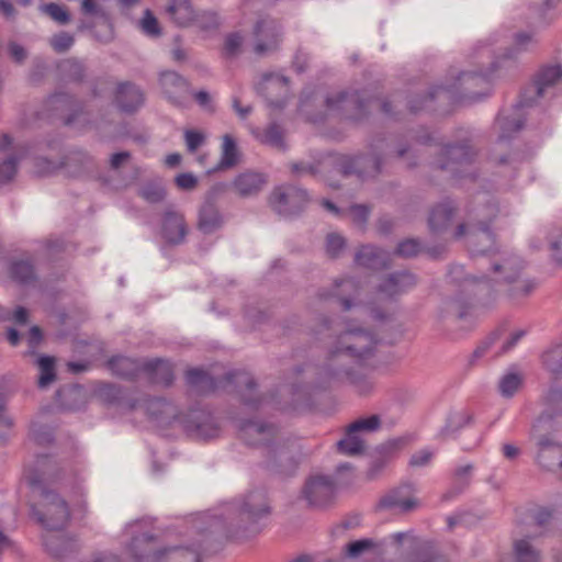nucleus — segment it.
Returning a JSON list of instances; mask_svg holds the SVG:
<instances>
[{
	"label": "nucleus",
	"mask_w": 562,
	"mask_h": 562,
	"mask_svg": "<svg viewBox=\"0 0 562 562\" xmlns=\"http://www.w3.org/2000/svg\"><path fill=\"white\" fill-rule=\"evenodd\" d=\"M542 363L553 375V382L542 396V411L532 425L530 438L537 447L539 467L562 475V442L553 436L562 429V344L548 349Z\"/></svg>",
	"instance_id": "obj_1"
},
{
	"label": "nucleus",
	"mask_w": 562,
	"mask_h": 562,
	"mask_svg": "<svg viewBox=\"0 0 562 562\" xmlns=\"http://www.w3.org/2000/svg\"><path fill=\"white\" fill-rule=\"evenodd\" d=\"M24 477L32 488L35 502L32 505L33 515L47 530L64 529L69 519L70 510L67 502L49 485H66L69 475L53 458L37 457Z\"/></svg>",
	"instance_id": "obj_2"
},
{
	"label": "nucleus",
	"mask_w": 562,
	"mask_h": 562,
	"mask_svg": "<svg viewBox=\"0 0 562 562\" xmlns=\"http://www.w3.org/2000/svg\"><path fill=\"white\" fill-rule=\"evenodd\" d=\"M270 514L266 493L256 491L243 499L227 503L220 515L203 514L194 522L199 533L211 529L212 533H224L238 538L258 531V522Z\"/></svg>",
	"instance_id": "obj_3"
},
{
	"label": "nucleus",
	"mask_w": 562,
	"mask_h": 562,
	"mask_svg": "<svg viewBox=\"0 0 562 562\" xmlns=\"http://www.w3.org/2000/svg\"><path fill=\"white\" fill-rule=\"evenodd\" d=\"M480 256V266L488 265L490 273L482 277H471L473 283H485L488 281L497 286L504 288L510 299L520 300L533 292L537 284L531 279L521 278L524 269L522 260L513 252L498 250L493 246L485 252H472Z\"/></svg>",
	"instance_id": "obj_4"
},
{
	"label": "nucleus",
	"mask_w": 562,
	"mask_h": 562,
	"mask_svg": "<svg viewBox=\"0 0 562 562\" xmlns=\"http://www.w3.org/2000/svg\"><path fill=\"white\" fill-rule=\"evenodd\" d=\"M125 532L132 538L127 550L135 560L151 555L155 562H202L207 552V537L192 543L167 547L155 551V538L146 529L143 521L128 524Z\"/></svg>",
	"instance_id": "obj_5"
},
{
	"label": "nucleus",
	"mask_w": 562,
	"mask_h": 562,
	"mask_svg": "<svg viewBox=\"0 0 562 562\" xmlns=\"http://www.w3.org/2000/svg\"><path fill=\"white\" fill-rule=\"evenodd\" d=\"M499 213L498 204L494 199H482L474 210L472 222L459 224L453 232V238H465L471 252H485L490 246L495 245L490 223Z\"/></svg>",
	"instance_id": "obj_6"
},
{
	"label": "nucleus",
	"mask_w": 562,
	"mask_h": 562,
	"mask_svg": "<svg viewBox=\"0 0 562 562\" xmlns=\"http://www.w3.org/2000/svg\"><path fill=\"white\" fill-rule=\"evenodd\" d=\"M239 437L246 445L259 448L267 465L279 463L289 454L286 441L272 424L247 420L239 427Z\"/></svg>",
	"instance_id": "obj_7"
},
{
	"label": "nucleus",
	"mask_w": 562,
	"mask_h": 562,
	"mask_svg": "<svg viewBox=\"0 0 562 562\" xmlns=\"http://www.w3.org/2000/svg\"><path fill=\"white\" fill-rule=\"evenodd\" d=\"M378 339L375 334L360 327L348 324L339 333L334 345L329 348L328 357L325 362H329L333 357L336 358L335 366H344L345 358H366L372 355Z\"/></svg>",
	"instance_id": "obj_8"
},
{
	"label": "nucleus",
	"mask_w": 562,
	"mask_h": 562,
	"mask_svg": "<svg viewBox=\"0 0 562 562\" xmlns=\"http://www.w3.org/2000/svg\"><path fill=\"white\" fill-rule=\"evenodd\" d=\"M415 546V538L411 532H395L382 541L364 538L351 541L345 547V555L350 559L382 560L390 552L402 555L403 546Z\"/></svg>",
	"instance_id": "obj_9"
},
{
	"label": "nucleus",
	"mask_w": 562,
	"mask_h": 562,
	"mask_svg": "<svg viewBox=\"0 0 562 562\" xmlns=\"http://www.w3.org/2000/svg\"><path fill=\"white\" fill-rule=\"evenodd\" d=\"M335 363L336 358L333 357L329 362H324L318 369L317 375L321 385L347 380L355 392L361 396L369 395L373 392L375 383L371 376L362 372L347 370L346 364L334 367Z\"/></svg>",
	"instance_id": "obj_10"
},
{
	"label": "nucleus",
	"mask_w": 562,
	"mask_h": 562,
	"mask_svg": "<svg viewBox=\"0 0 562 562\" xmlns=\"http://www.w3.org/2000/svg\"><path fill=\"white\" fill-rule=\"evenodd\" d=\"M476 153L468 142L447 145L442 148L436 165L441 170H448L452 176H470Z\"/></svg>",
	"instance_id": "obj_11"
},
{
	"label": "nucleus",
	"mask_w": 562,
	"mask_h": 562,
	"mask_svg": "<svg viewBox=\"0 0 562 562\" xmlns=\"http://www.w3.org/2000/svg\"><path fill=\"white\" fill-rule=\"evenodd\" d=\"M307 202L308 195L306 191L293 186L278 187L271 192L269 198L271 207L284 216L300 213Z\"/></svg>",
	"instance_id": "obj_12"
},
{
	"label": "nucleus",
	"mask_w": 562,
	"mask_h": 562,
	"mask_svg": "<svg viewBox=\"0 0 562 562\" xmlns=\"http://www.w3.org/2000/svg\"><path fill=\"white\" fill-rule=\"evenodd\" d=\"M334 496L335 483L327 475H311L302 488V497L308 506L315 508H323L329 505Z\"/></svg>",
	"instance_id": "obj_13"
},
{
	"label": "nucleus",
	"mask_w": 562,
	"mask_h": 562,
	"mask_svg": "<svg viewBox=\"0 0 562 562\" xmlns=\"http://www.w3.org/2000/svg\"><path fill=\"white\" fill-rule=\"evenodd\" d=\"M254 52L263 56L278 49L282 32L280 24L272 19L260 20L255 27Z\"/></svg>",
	"instance_id": "obj_14"
},
{
	"label": "nucleus",
	"mask_w": 562,
	"mask_h": 562,
	"mask_svg": "<svg viewBox=\"0 0 562 562\" xmlns=\"http://www.w3.org/2000/svg\"><path fill=\"white\" fill-rule=\"evenodd\" d=\"M326 106L346 119L360 120L366 114L367 103L357 92L337 91L327 97Z\"/></svg>",
	"instance_id": "obj_15"
},
{
	"label": "nucleus",
	"mask_w": 562,
	"mask_h": 562,
	"mask_svg": "<svg viewBox=\"0 0 562 562\" xmlns=\"http://www.w3.org/2000/svg\"><path fill=\"white\" fill-rule=\"evenodd\" d=\"M335 168L344 176L373 177L380 172V159L362 155H340L335 160Z\"/></svg>",
	"instance_id": "obj_16"
},
{
	"label": "nucleus",
	"mask_w": 562,
	"mask_h": 562,
	"mask_svg": "<svg viewBox=\"0 0 562 562\" xmlns=\"http://www.w3.org/2000/svg\"><path fill=\"white\" fill-rule=\"evenodd\" d=\"M159 81L164 94L171 104L178 108L188 105L190 89L186 79L175 71H162Z\"/></svg>",
	"instance_id": "obj_17"
},
{
	"label": "nucleus",
	"mask_w": 562,
	"mask_h": 562,
	"mask_svg": "<svg viewBox=\"0 0 562 562\" xmlns=\"http://www.w3.org/2000/svg\"><path fill=\"white\" fill-rule=\"evenodd\" d=\"M189 233L184 215L173 209H167L161 217L160 235L169 245H180Z\"/></svg>",
	"instance_id": "obj_18"
},
{
	"label": "nucleus",
	"mask_w": 562,
	"mask_h": 562,
	"mask_svg": "<svg viewBox=\"0 0 562 562\" xmlns=\"http://www.w3.org/2000/svg\"><path fill=\"white\" fill-rule=\"evenodd\" d=\"M417 284L416 277L408 271H398L385 277L378 286L380 297L393 299L406 293Z\"/></svg>",
	"instance_id": "obj_19"
},
{
	"label": "nucleus",
	"mask_w": 562,
	"mask_h": 562,
	"mask_svg": "<svg viewBox=\"0 0 562 562\" xmlns=\"http://www.w3.org/2000/svg\"><path fill=\"white\" fill-rule=\"evenodd\" d=\"M268 183L265 173L247 170L235 177L231 187L235 194L240 198H252L259 194Z\"/></svg>",
	"instance_id": "obj_20"
},
{
	"label": "nucleus",
	"mask_w": 562,
	"mask_h": 562,
	"mask_svg": "<svg viewBox=\"0 0 562 562\" xmlns=\"http://www.w3.org/2000/svg\"><path fill=\"white\" fill-rule=\"evenodd\" d=\"M359 295V285L351 278L339 279L334 282L330 293L322 290L318 293L319 301H326L329 297H336L342 306L344 311H349L355 306L353 301Z\"/></svg>",
	"instance_id": "obj_21"
},
{
	"label": "nucleus",
	"mask_w": 562,
	"mask_h": 562,
	"mask_svg": "<svg viewBox=\"0 0 562 562\" xmlns=\"http://www.w3.org/2000/svg\"><path fill=\"white\" fill-rule=\"evenodd\" d=\"M114 100L121 111L133 113L144 104V93L134 83L123 82L117 86Z\"/></svg>",
	"instance_id": "obj_22"
},
{
	"label": "nucleus",
	"mask_w": 562,
	"mask_h": 562,
	"mask_svg": "<svg viewBox=\"0 0 562 562\" xmlns=\"http://www.w3.org/2000/svg\"><path fill=\"white\" fill-rule=\"evenodd\" d=\"M533 101L532 97H528L525 94L524 101L517 104L515 112L513 114L506 113L505 111L501 112L496 123L501 130L498 139L505 140L512 137L514 133H517L521 130L524 125V117L519 113L520 109L525 105H528Z\"/></svg>",
	"instance_id": "obj_23"
},
{
	"label": "nucleus",
	"mask_w": 562,
	"mask_h": 562,
	"mask_svg": "<svg viewBox=\"0 0 562 562\" xmlns=\"http://www.w3.org/2000/svg\"><path fill=\"white\" fill-rule=\"evenodd\" d=\"M391 256L387 251L371 245L361 246L355 255V262L363 268L380 270L390 265Z\"/></svg>",
	"instance_id": "obj_24"
},
{
	"label": "nucleus",
	"mask_w": 562,
	"mask_h": 562,
	"mask_svg": "<svg viewBox=\"0 0 562 562\" xmlns=\"http://www.w3.org/2000/svg\"><path fill=\"white\" fill-rule=\"evenodd\" d=\"M227 384H235L241 393L243 402L250 408H257L261 405L262 397L250 396L254 392L255 382L251 376L246 372H231L225 375Z\"/></svg>",
	"instance_id": "obj_25"
},
{
	"label": "nucleus",
	"mask_w": 562,
	"mask_h": 562,
	"mask_svg": "<svg viewBox=\"0 0 562 562\" xmlns=\"http://www.w3.org/2000/svg\"><path fill=\"white\" fill-rule=\"evenodd\" d=\"M525 380V372L517 366H512L498 379V393L504 398H512L524 387Z\"/></svg>",
	"instance_id": "obj_26"
},
{
	"label": "nucleus",
	"mask_w": 562,
	"mask_h": 562,
	"mask_svg": "<svg viewBox=\"0 0 562 562\" xmlns=\"http://www.w3.org/2000/svg\"><path fill=\"white\" fill-rule=\"evenodd\" d=\"M457 207L452 201L447 200L436 205L430 212L428 224L434 233L445 232L451 224Z\"/></svg>",
	"instance_id": "obj_27"
},
{
	"label": "nucleus",
	"mask_w": 562,
	"mask_h": 562,
	"mask_svg": "<svg viewBox=\"0 0 562 562\" xmlns=\"http://www.w3.org/2000/svg\"><path fill=\"white\" fill-rule=\"evenodd\" d=\"M562 79V67L550 65L542 67L536 75L532 89L537 98H541L546 92L555 86Z\"/></svg>",
	"instance_id": "obj_28"
},
{
	"label": "nucleus",
	"mask_w": 562,
	"mask_h": 562,
	"mask_svg": "<svg viewBox=\"0 0 562 562\" xmlns=\"http://www.w3.org/2000/svg\"><path fill=\"white\" fill-rule=\"evenodd\" d=\"M222 224L223 220L217 207L209 201L205 202L199 212L198 228L203 234H212L217 231Z\"/></svg>",
	"instance_id": "obj_29"
},
{
	"label": "nucleus",
	"mask_w": 562,
	"mask_h": 562,
	"mask_svg": "<svg viewBox=\"0 0 562 562\" xmlns=\"http://www.w3.org/2000/svg\"><path fill=\"white\" fill-rule=\"evenodd\" d=\"M144 371L150 375L156 383L169 385L173 381V370L171 363L162 359H153L143 361Z\"/></svg>",
	"instance_id": "obj_30"
},
{
	"label": "nucleus",
	"mask_w": 562,
	"mask_h": 562,
	"mask_svg": "<svg viewBox=\"0 0 562 562\" xmlns=\"http://www.w3.org/2000/svg\"><path fill=\"white\" fill-rule=\"evenodd\" d=\"M416 505V501L411 497L403 496L401 490L391 491L379 502L380 508L398 513L409 512L415 508Z\"/></svg>",
	"instance_id": "obj_31"
},
{
	"label": "nucleus",
	"mask_w": 562,
	"mask_h": 562,
	"mask_svg": "<svg viewBox=\"0 0 562 562\" xmlns=\"http://www.w3.org/2000/svg\"><path fill=\"white\" fill-rule=\"evenodd\" d=\"M166 12L180 26L189 25L195 18L194 9L189 0H171Z\"/></svg>",
	"instance_id": "obj_32"
},
{
	"label": "nucleus",
	"mask_w": 562,
	"mask_h": 562,
	"mask_svg": "<svg viewBox=\"0 0 562 562\" xmlns=\"http://www.w3.org/2000/svg\"><path fill=\"white\" fill-rule=\"evenodd\" d=\"M110 370L122 378H133L144 371L143 362L124 356H116L108 362Z\"/></svg>",
	"instance_id": "obj_33"
},
{
	"label": "nucleus",
	"mask_w": 562,
	"mask_h": 562,
	"mask_svg": "<svg viewBox=\"0 0 562 562\" xmlns=\"http://www.w3.org/2000/svg\"><path fill=\"white\" fill-rule=\"evenodd\" d=\"M261 89L263 91H266L267 94H270L271 92L278 90L279 98H277V99L268 98L269 104L271 106H276V108H282L284 105V97L288 92L286 78H284L282 76H277V75L265 76Z\"/></svg>",
	"instance_id": "obj_34"
},
{
	"label": "nucleus",
	"mask_w": 562,
	"mask_h": 562,
	"mask_svg": "<svg viewBox=\"0 0 562 562\" xmlns=\"http://www.w3.org/2000/svg\"><path fill=\"white\" fill-rule=\"evenodd\" d=\"M187 382L195 391L207 393L220 387L222 381H217L200 369H192L187 372Z\"/></svg>",
	"instance_id": "obj_35"
},
{
	"label": "nucleus",
	"mask_w": 562,
	"mask_h": 562,
	"mask_svg": "<svg viewBox=\"0 0 562 562\" xmlns=\"http://www.w3.org/2000/svg\"><path fill=\"white\" fill-rule=\"evenodd\" d=\"M146 412L157 420L169 422L177 417L176 407L164 398H151L146 403Z\"/></svg>",
	"instance_id": "obj_36"
},
{
	"label": "nucleus",
	"mask_w": 562,
	"mask_h": 562,
	"mask_svg": "<svg viewBox=\"0 0 562 562\" xmlns=\"http://www.w3.org/2000/svg\"><path fill=\"white\" fill-rule=\"evenodd\" d=\"M238 149L235 139L226 134L223 136L221 159L212 171L228 169L238 164Z\"/></svg>",
	"instance_id": "obj_37"
},
{
	"label": "nucleus",
	"mask_w": 562,
	"mask_h": 562,
	"mask_svg": "<svg viewBox=\"0 0 562 562\" xmlns=\"http://www.w3.org/2000/svg\"><path fill=\"white\" fill-rule=\"evenodd\" d=\"M339 452L347 456L360 454L364 450V441L357 431H351L348 426L345 437L337 442Z\"/></svg>",
	"instance_id": "obj_38"
},
{
	"label": "nucleus",
	"mask_w": 562,
	"mask_h": 562,
	"mask_svg": "<svg viewBox=\"0 0 562 562\" xmlns=\"http://www.w3.org/2000/svg\"><path fill=\"white\" fill-rule=\"evenodd\" d=\"M138 194L148 203H159L166 196V189L160 179H154L144 183Z\"/></svg>",
	"instance_id": "obj_39"
},
{
	"label": "nucleus",
	"mask_w": 562,
	"mask_h": 562,
	"mask_svg": "<svg viewBox=\"0 0 562 562\" xmlns=\"http://www.w3.org/2000/svg\"><path fill=\"white\" fill-rule=\"evenodd\" d=\"M46 550L54 557H64L72 547L69 539L61 535H47L44 537Z\"/></svg>",
	"instance_id": "obj_40"
},
{
	"label": "nucleus",
	"mask_w": 562,
	"mask_h": 562,
	"mask_svg": "<svg viewBox=\"0 0 562 562\" xmlns=\"http://www.w3.org/2000/svg\"><path fill=\"white\" fill-rule=\"evenodd\" d=\"M471 420V416L467 411L452 412L448 416L446 426L441 430L445 437H452L458 430L467 426Z\"/></svg>",
	"instance_id": "obj_41"
},
{
	"label": "nucleus",
	"mask_w": 562,
	"mask_h": 562,
	"mask_svg": "<svg viewBox=\"0 0 562 562\" xmlns=\"http://www.w3.org/2000/svg\"><path fill=\"white\" fill-rule=\"evenodd\" d=\"M259 139L261 143L269 145L280 151H283L286 148L283 131L277 124L269 125L259 136Z\"/></svg>",
	"instance_id": "obj_42"
},
{
	"label": "nucleus",
	"mask_w": 562,
	"mask_h": 562,
	"mask_svg": "<svg viewBox=\"0 0 562 562\" xmlns=\"http://www.w3.org/2000/svg\"><path fill=\"white\" fill-rule=\"evenodd\" d=\"M202 420L194 427V436L196 438L207 440L218 436L220 428L214 418L210 415L203 414Z\"/></svg>",
	"instance_id": "obj_43"
},
{
	"label": "nucleus",
	"mask_w": 562,
	"mask_h": 562,
	"mask_svg": "<svg viewBox=\"0 0 562 562\" xmlns=\"http://www.w3.org/2000/svg\"><path fill=\"white\" fill-rule=\"evenodd\" d=\"M516 562H540L539 552L529 543L521 539L515 542Z\"/></svg>",
	"instance_id": "obj_44"
},
{
	"label": "nucleus",
	"mask_w": 562,
	"mask_h": 562,
	"mask_svg": "<svg viewBox=\"0 0 562 562\" xmlns=\"http://www.w3.org/2000/svg\"><path fill=\"white\" fill-rule=\"evenodd\" d=\"M11 276L20 283H29L34 280V268L29 261H16L11 266Z\"/></svg>",
	"instance_id": "obj_45"
},
{
	"label": "nucleus",
	"mask_w": 562,
	"mask_h": 562,
	"mask_svg": "<svg viewBox=\"0 0 562 562\" xmlns=\"http://www.w3.org/2000/svg\"><path fill=\"white\" fill-rule=\"evenodd\" d=\"M38 367L41 371L38 385L41 387H46L55 380L54 359L43 356L38 359Z\"/></svg>",
	"instance_id": "obj_46"
},
{
	"label": "nucleus",
	"mask_w": 562,
	"mask_h": 562,
	"mask_svg": "<svg viewBox=\"0 0 562 562\" xmlns=\"http://www.w3.org/2000/svg\"><path fill=\"white\" fill-rule=\"evenodd\" d=\"M138 25L143 33L148 36L158 37L161 34L158 20L149 9L145 10L143 18L138 22Z\"/></svg>",
	"instance_id": "obj_47"
},
{
	"label": "nucleus",
	"mask_w": 562,
	"mask_h": 562,
	"mask_svg": "<svg viewBox=\"0 0 562 562\" xmlns=\"http://www.w3.org/2000/svg\"><path fill=\"white\" fill-rule=\"evenodd\" d=\"M381 426V420L378 415H371L368 417H362L355 420L349 425L351 427V431L360 432H373L376 431Z\"/></svg>",
	"instance_id": "obj_48"
},
{
	"label": "nucleus",
	"mask_w": 562,
	"mask_h": 562,
	"mask_svg": "<svg viewBox=\"0 0 562 562\" xmlns=\"http://www.w3.org/2000/svg\"><path fill=\"white\" fill-rule=\"evenodd\" d=\"M244 37L238 32L229 33L224 41L223 53L226 57L237 56L243 47Z\"/></svg>",
	"instance_id": "obj_49"
},
{
	"label": "nucleus",
	"mask_w": 562,
	"mask_h": 562,
	"mask_svg": "<svg viewBox=\"0 0 562 562\" xmlns=\"http://www.w3.org/2000/svg\"><path fill=\"white\" fill-rule=\"evenodd\" d=\"M41 10L59 24H67L70 15L64 5L48 3L41 7Z\"/></svg>",
	"instance_id": "obj_50"
},
{
	"label": "nucleus",
	"mask_w": 562,
	"mask_h": 562,
	"mask_svg": "<svg viewBox=\"0 0 562 562\" xmlns=\"http://www.w3.org/2000/svg\"><path fill=\"white\" fill-rule=\"evenodd\" d=\"M458 82L460 86H467L464 90L467 91L465 95L471 99H476V95L469 91L470 87L476 86L479 82L487 83L486 75H475L472 72H461L458 78Z\"/></svg>",
	"instance_id": "obj_51"
},
{
	"label": "nucleus",
	"mask_w": 562,
	"mask_h": 562,
	"mask_svg": "<svg viewBox=\"0 0 562 562\" xmlns=\"http://www.w3.org/2000/svg\"><path fill=\"white\" fill-rule=\"evenodd\" d=\"M18 159L10 157L0 162V186L9 183L16 173Z\"/></svg>",
	"instance_id": "obj_52"
},
{
	"label": "nucleus",
	"mask_w": 562,
	"mask_h": 562,
	"mask_svg": "<svg viewBox=\"0 0 562 562\" xmlns=\"http://www.w3.org/2000/svg\"><path fill=\"white\" fill-rule=\"evenodd\" d=\"M74 42V36L67 32H60L54 35L49 41L50 46L57 53L67 52L72 46Z\"/></svg>",
	"instance_id": "obj_53"
},
{
	"label": "nucleus",
	"mask_w": 562,
	"mask_h": 562,
	"mask_svg": "<svg viewBox=\"0 0 562 562\" xmlns=\"http://www.w3.org/2000/svg\"><path fill=\"white\" fill-rule=\"evenodd\" d=\"M345 245V239L341 236L329 234L326 239V251L330 257L336 258L340 255Z\"/></svg>",
	"instance_id": "obj_54"
},
{
	"label": "nucleus",
	"mask_w": 562,
	"mask_h": 562,
	"mask_svg": "<svg viewBox=\"0 0 562 562\" xmlns=\"http://www.w3.org/2000/svg\"><path fill=\"white\" fill-rule=\"evenodd\" d=\"M184 140L188 150L194 153L204 143L205 136L199 131L187 130L184 132Z\"/></svg>",
	"instance_id": "obj_55"
},
{
	"label": "nucleus",
	"mask_w": 562,
	"mask_h": 562,
	"mask_svg": "<svg viewBox=\"0 0 562 562\" xmlns=\"http://www.w3.org/2000/svg\"><path fill=\"white\" fill-rule=\"evenodd\" d=\"M369 209L362 204H356L349 207V214L355 224L364 226L369 217Z\"/></svg>",
	"instance_id": "obj_56"
},
{
	"label": "nucleus",
	"mask_w": 562,
	"mask_h": 562,
	"mask_svg": "<svg viewBox=\"0 0 562 562\" xmlns=\"http://www.w3.org/2000/svg\"><path fill=\"white\" fill-rule=\"evenodd\" d=\"M434 457V452L429 449H422L414 454H412L409 459V467L412 468H422L426 467L431 462V459Z\"/></svg>",
	"instance_id": "obj_57"
},
{
	"label": "nucleus",
	"mask_w": 562,
	"mask_h": 562,
	"mask_svg": "<svg viewBox=\"0 0 562 562\" xmlns=\"http://www.w3.org/2000/svg\"><path fill=\"white\" fill-rule=\"evenodd\" d=\"M419 251V243L416 239H406L400 243L395 252L402 257H413Z\"/></svg>",
	"instance_id": "obj_58"
},
{
	"label": "nucleus",
	"mask_w": 562,
	"mask_h": 562,
	"mask_svg": "<svg viewBox=\"0 0 562 562\" xmlns=\"http://www.w3.org/2000/svg\"><path fill=\"white\" fill-rule=\"evenodd\" d=\"M175 182L179 189L190 191L198 186V178L191 172H183L175 178Z\"/></svg>",
	"instance_id": "obj_59"
},
{
	"label": "nucleus",
	"mask_w": 562,
	"mask_h": 562,
	"mask_svg": "<svg viewBox=\"0 0 562 562\" xmlns=\"http://www.w3.org/2000/svg\"><path fill=\"white\" fill-rule=\"evenodd\" d=\"M445 312L448 316L462 319L468 315V310L457 300H450L446 302Z\"/></svg>",
	"instance_id": "obj_60"
},
{
	"label": "nucleus",
	"mask_w": 562,
	"mask_h": 562,
	"mask_svg": "<svg viewBox=\"0 0 562 562\" xmlns=\"http://www.w3.org/2000/svg\"><path fill=\"white\" fill-rule=\"evenodd\" d=\"M290 168L293 175L301 177L316 173L318 171V164L300 161L291 164Z\"/></svg>",
	"instance_id": "obj_61"
},
{
	"label": "nucleus",
	"mask_w": 562,
	"mask_h": 562,
	"mask_svg": "<svg viewBox=\"0 0 562 562\" xmlns=\"http://www.w3.org/2000/svg\"><path fill=\"white\" fill-rule=\"evenodd\" d=\"M88 562H124L119 555L110 551H100L91 555Z\"/></svg>",
	"instance_id": "obj_62"
},
{
	"label": "nucleus",
	"mask_w": 562,
	"mask_h": 562,
	"mask_svg": "<svg viewBox=\"0 0 562 562\" xmlns=\"http://www.w3.org/2000/svg\"><path fill=\"white\" fill-rule=\"evenodd\" d=\"M194 98L200 106L206 111H214L212 98L209 92L201 90L194 94Z\"/></svg>",
	"instance_id": "obj_63"
},
{
	"label": "nucleus",
	"mask_w": 562,
	"mask_h": 562,
	"mask_svg": "<svg viewBox=\"0 0 562 562\" xmlns=\"http://www.w3.org/2000/svg\"><path fill=\"white\" fill-rule=\"evenodd\" d=\"M32 436L38 443H47L53 439L52 432L46 427H40L38 429H32Z\"/></svg>",
	"instance_id": "obj_64"
}]
</instances>
